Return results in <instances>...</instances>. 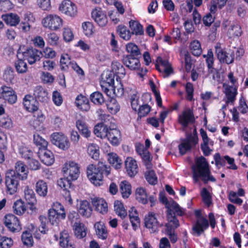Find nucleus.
Segmentation results:
<instances>
[{
    "label": "nucleus",
    "mask_w": 248,
    "mask_h": 248,
    "mask_svg": "<svg viewBox=\"0 0 248 248\" xmlns=\"http://www.w3.org/2000/svg\"><path fill=\"white\" fill-rule=\"evenodd\" d=\"M38 156L41 162L46 166H50L55 161L54 155L53 153L46 148L39 150Z\"/></svg>",
    "instance_id": "4be33fe9"
},
{
    "label": "nucleus",
    "mask_w": 248,
    "mask_h": 248,
    "mask_svg": "<svg viewBox=\"0 0 248 248\" xmlns=\"http://www.w3.org/2000/svg\"><path fill=\"white\" fill-rule=\"evenodd\" d=\"M72 181L73 180L68 179L67 176H65L64 178H61L58 181V185L62 188L63 190L72 188Z\"/></svg>",
    "instance_id": "bf43d9fd"
},
{
    "label": "nucleus",
    "mask_w": 248,
    "mask_h": 248,
    "mask_svg": "<svg viewBox=\"0 0 248 248\" xmlns=\"http://www.w3.org/2000/svg\"><path fill=\"white\" fill-rule=\"evenodd\" d=\"M224 93L227 98L226 103L233 104L236 100V96L237 94V87L236 86L228 85L226 88Z\"/></svg>",
    "instance_id": "7c9ffc66"
},
{
    "label": "nucleus",
    "mask_w": 248,
    "mask_h": 248,
    "mask_svg": "<svg viewBox=\"0 0 248 248\" xmlns=\"http://www.w3.org/2000/svg\"><path fill=\"white\" fill-rule=\"evenodd\" d=\"M91 202L95 211L101 213L108 211V204L103 199L95 197L91 199Z\"/></svg>",
    "instance_id": "c85d7f7f"
},
{
    "label": "nucleus",
    "mask_w": 248,
    "mask_h": 248,
    "mask_svg": "<svg viewBox=\"0 0 248 248\" xmlns=\"http://www.w3.org/2000/svg\"><path fill=\"white\" fill-rule=\"evenodd\" d=\"M27 49L23 51L20 50V57L25 61L27 60L28 63L32 64L36 61H39L43 55L41 51L33 47H27Z\"/></svg>",
    "instance_id": "f8f14e48"
},
{
    "label": "nucleus",
    "mask_w": 248,
    "mask_h": 248,
    "mask_svg": "<svg viewBox=\"0 0 248 248\" xmlns=\"http://www.w3.org/2000/svg\"><path fill=\"white\" fill-rule=\"evenodd\" d=\"M19 178L15 175L13 170H8L5 173V184L6 193L13 195L16 192L19 185Z\"/></svg>",
    "instance_id": "0eeeda50"
},
{
    "label": "nucleus",
    "mask_w": 248,
    "mask_h": 248,
    "mask_svg": "<svg viewBox=\"0 0 248 248\" xmlns=\"http://www.w3.org/2000/svg\"><path fill=\"white\" fill-rule=\"evenodd\" d=\"M84 34L88 36L92 35L94 32V27L90 22H85L82 25Z\"/></svg>",
    "instance_id": "774afa93"
},
{
    "label": "nucleus",
    "mask_w": 248,
    "mask_h": 248,
    "mask_svg": "<svg viewBox=\"0 0 248 248\" xmlns=\"http://www.w3.org/2000/svg\"><path fill=\"white\" fill-rule=\"evenodd\" d=\"M77 208L78 213L82 217L88 218L92 215V207L90 203L86 200L81 201Z\"/></svg>",
    "instance_id": "a878e982"
},
{
    "label": "nucleus",
    "mask_w": 248,
    "mask_h": 248,
    "mask_svg": "<svg viewBox=\"0 0 248 248\" xmlns=\"http://www.w3.org/2000/svg\"><path fill=\"white\" fill-rule=\"evenodd\" d=\"M242 31L238 24H232L228 29V33L230 37H239L241 35Z\"/></svg>",
    "instance_id": "3c124183"
},
{
    "label": "nucleus",
    "mask_w": 248,
    "mask_h": 248,
    "mask_svg": "<svg viewBox=\"0 0 248 248\" xmlns=\"http://www.w3.org/2000/svg\"><path fill=\"white\" fill-rule=\"evenodd\" d=\"M14 171L15 175L21 180H26L28 177V169L24 163L21 161L16 162Z\"/></svg>",
    "instance_id": "5701e85b"
},
{
    "label": "nucleus",
    "mask_w": 248,
    "mask_h": 248,
    "mask_svg": "<svg viewBox=\"0 0 248 248\" xmlns=\"http://www.w3.org/2000/svg\"><path fill=\"white\" fill-rule=\"evenodd\" d=\"M1 18L6 24L11 26H16L20 21L19 16L14 13L3 15Z\"/></svg>",
    "instance_id": "f704fd0d"
},
{
    "label": "nucleus",
    "mask_w": 248,
    "mask_h": 248,
    "mask_svg": "<svg viewBox=\"0 0 248 248\" xmlns=\"http://www.w3.org/2000/svg\"><path fill=\"white\" fill-rule=\"evenodd\" d=\"M24 198L28 208L32 212H35L37 210L36 204L37 200L35 194L33 189L27 186L24 190Z\"/></svg>",
    "instance_id": "f3484780"
},
{
    "label": "nucleus",
    "mask_w": 248,
    "mask_h": 248,
    "mask_svg": "<svg viewBox=\"0 0 248 248\" xmlns=\"http://www.w3.org/2000/svg\"><path fill=\"white\" fill-rule=\"evenodd\" d=\"M3 223L9 231L13 233L20 232L22 225L19 218L12 214H6L4 217Z\"/></svg>",
    "instance_id": "6e6552de"
},
{
    "label": "nucleus",
    "mask_w": 248,
    "mask_h": 248,
    "mask_svg": "<svg viewBox=\"0 0 248 248\" xmlns=\"http://www.w3.org/2000/svg\"><path fill=\"white\" fill-rule=\"evenodd\" d=\"M151 107L147 104L140 106L137 110L138 118L147 116L150 112Z\"/></svg>",
    "instance_id": "052dcab7"
},
{
    "label": "nucleus",
    "mask_w": 248,
    "mask_h": 248,
    "mask_svg": "<svg viewBox=\"0 0 248 248\" xmlns=\"http://www.w3.org/2000/svg\"><path fill=\"white\" fill-rule=\"evenodd\" d=\"M193 110L192 108H187L184 110L182 113L178 116V122L183 127L186 128L190 124L195 123Z\"/></svg>",
    "instance_id": "9b49d317"
},
{
    "label": "nucleus",
    "mask_w": 248,
    "mask_h": 248,
    "mask_svg": "<svg viewBox=\"0 0 248 248\" xmlns=\"http://www.w3.org/2000/svg\"><path fill=\"white\" fill-rule=\"evenodd\" d=\"M108 160L109 164L116 169H119L122 166L123 161L116 153L113 152L108 153Z\"/></svg>",
    "instance_id": "c9c22d12"
},
{
    "label": "nucleus",
    "mask_w": 248,
    "mask_h": 248,
    "mask_svg": "<svg viewBox=\"0 0 248 248\" xmlns=\"http://www.w3.org/2000/svg\"><path fill=\"white\" fill-rule=\"evenodd\" d=\"M114 209L116 213L122 219H124L127 216L126 210L122 202L119 201H115L114 202Z\"/></svg>",
    "instance_id": "09e8293b"
},
{
    "label": "nucleus",
    "mask_w": 248,
    "mask_h": 248,
    "mask_svg": "<svg viewBox=\"0 0 248 248\" xmlns=\"http://www.w3.org/2000/svg\"><path fill=\"white\" fill-rule=\"evenodd\" d=\"M125 168L128 175L133 177L138 172V167L137 161L132 157H128L124 161Z\"/></svg>",
    "instance_id": "393cba45"
},
{
    "label": "nucleus",
    "mask_w": 248,
    "mask_h": 248,
    "mask_svg": "<svg viewBox=\"0 0 248 248\" xmlns=\"http://www.w3.org/2000/svg\"><path fill=\"white\" fill-rule=\"evenodd\" d=\"M75 104L79 109L83 111H87L90 108L88 99L81 94L77 96Z\"/></svg>",
    "instance_id": "72a5a7b5"
},
{
    "label": "nucleus",
    "mask_w": 248,
    "mask_h": 248,
    "mask_svg": "<svg viewBox=\"0 0 248 248\" xmlns=\"http://www.w3.org/2000/svg\"><path fill=\"white\" fill-rule=\"evenodd\" d=\"M106 137L113 146H118L120 144L121 139L120 131L117 128H109Z\"/></svg>",
    "instance_id": "c756f323"
},
{
    "label": "nucleus",
    "mask_w": 248,
    "mask_h": 248,
    "mask_svg": "<svg viewBox=\"0 0 248 248\" xmlns=\"http://www.w3.org/2000/svg\"><path fill=\"white\" fill-rule=\"evenodd\" d=\"M35 191L40 196L45 197L48 191L47 185L44 181L39 180L35 185Z\"/></svg>",
    "instance_id": "a19ab883"
},
{
    "label": "nucleus",
    "mask_w": 248,
    "mask_h": 248,
    "mask_svg": "<svg viewBox=\"0 0 248 248\" xmlns=\"http://www.w3.org/2000/svg\"><path fill=\"white\" fill-rule=\"evenodd\" d=\"M208 218L209 221L205 217H201L200 218L196 219L195 224L192 227L194 235L200 236L209 228V225L212 229H215L216 221L214 214L212 212L209 213Z\"/></svg>",
    "instance_id": "f03ea898"
},
{
    "label": "nucleus",
    "mask_w": 248,
    "mask_h": 248,
    "mask_svg": "<svg viewBox=\"0 0 248 248\" xmlns=\"http://www.w3.org/2000/svg\"><path fill=\"white\" fill-rule=\"evenodd\" d=\"M91 16L95 22L100 26H105L108 23V18L100 8H95L91 13Z\"/></svg>",
    "instance_id": "412c9836"
},
{
    "label": "nucleus",
    "mask_w": 248,
    "mask_h": 248,
    "mask_svg": "<svg viewBox=\"0 0 248 248\" xmlns=\"http://www.w3.org/2000/svg\"><path fill=\"white\" fill-rule=\"evenodd\" d=\"M21 240L24 245L28 247L33 246L34 241L30 230H26L22 232Z\"/></svg>",
    "instance_id": "49530a36"
},
{
    "label": "nucleus",
    "mask_w": 248,
    "mask_h": 248,
    "mask_svg": "<svg viewBox=\"0 0 248 248\" xmlns=\"http://www.w3.org/2000/svg\"><path fill=\"white\" fill-rule=\"evenodd\" d=\"M25 109L30 112L37 111L39 109V102L32 95L26 94L23 99Z\"/></svg>",
    "instance_id": "aec40b11"
},
{
    "label": "nucleus",
    "mask_w": 248,
    "mask_h": 248,
    "mask_svg": "<svg viewBox=\"0 0 248 248\" xmlns=\"http://www.w3.org/2000/svg\"><path fill=\"white\" fill-rule=\"evenodd\" d=\"M14 213L18 216L24 214L27 210V207L25 202L21 200H16L13 206Z\"/></svg>",
    "instance_id": "58836bf2"
},
{
    "label": "nucleus",
    "mask_w": 248,
    "mask_h": 248,
    "mask_svg": "<svg viewBox=\"0 0 248 248\" xmlns=\"http://www.w3.org/2000/svg\"><path fill=\"white\" fill-rule=\"evenodd\" d=\"M111 68L113 74L118 77H123L125 74L124 67L120 62L117 61H114L112 62Z\"/></svg>",
    "instance_id": "37998d69"
},
{
    "label": "nucleus",
    "mask_w": 248,
    "mask_h": 248,
    "mask_svg": "<svg viewBox=\"0 0 248 248\" xmlns=\"http://www.w3.org/2000/svg\"><path fill=\"white\" fill-rule=\"evenodd\" d=\"M91 101L95 105H101L104 102V98L102 93L98 91L93 93L90 96Z\"/></svg>",
    "instance_id": "5fc2aeb1"
},
{
    "label": "nucleus",
    "mask_w": 248,
    "mask_h": 248,
    "mask_svg": "<svg viewBox=\"0 0 248 248\" xmlns=\"http://www.w3.org/2000/svg\"><path fill=\"white\" fill-rule=\"evenodd\" d=\"M64 176H67L68 179L75 181L79 177L80 167L78 164L74 161L65 164L62 168Z\"/></svg>",
    "instance_id": "4468645a"
},
{
    "label": "nucleus",
    "mask_w": 248,
    "mask_h": 248,
    "mask_svg": "<svg viewBox=\"0 0 248 248\" xmlns=\"http://www.w3.org/2000/svg\"><path fill=\"white\" fill-rule=\"evenodd\" d=\"M76 126L81 135L88 138L91 136V131L85 122L82 119H78L76 121Z\"/></svg>",
    "instance_id": "4c0bfd02"
},
{
    "label": "nucleus",
    "mask_w": 248,
    "mask_h": 248,
    "mask_svg": "<svg viewBox=\"0 0 248 248\" xmlns=\"http://www.w3.org/2000/svg\"><path fill=\"white\" fill-rule=\"evenodd\" d=\"M95 233L97 237L103 240H106L108 235V232L105 224L101 221L96 222L94 225Z\"/></svg>",
    "instance_id": "bb28decb"
},
{
    "label": "nucleus",
    "mask_w": 248,
    "mask_h": 248,
    "mask_svg": "<svg viewBox=\"0 0 248 248\" xmlns=\"http://www.w3.org/2000/svg\"><path fill=\"white\" fill-rule=\"evenodd\" d=\"M129 27L132 33L136 35H141L143 33V29L141 24L137 21L131 20L129 21Z\"/></svg>",
    "instance_id": "de8ad7c7"
},
{
    "label": "nucleus",
    "mask_w": 248,
    "mask_h": 248,
    "mask_svg": "<svg viewBox=\"0 0 248 248\" xmlns=\"http://www.w3.org/2000/svg\"><path fill=\"white\" fill-rule=\"evenodd\" d=\"M0 98L10 104H14L17 101L16 92L12 87L6 86H2L0 88Z\"/></svg>",
    "instance_id": "dca6fc26"
},
{
    "label": "nucleus",
    "mask_w": 248,
    "mask_h": 248,
    "mask_svg": "<svg viewBox=\"0 0 248 248\" xmlns=\"http://www.w3.org/2000/svg\"><path fill=\"white\" fill-rule=\"evenodd\" d=\"M33 97L41 102H47L49 100L47 90L41 86H37L33 91Z\"/></svg>",
    "instance_id": "b1692460"
},
{
    "label": "nucleus",
    "mask_w": 248,
    "mask_h": 248,
    "mask_svg": "<svg viewBox=\"0 0 248 248\" xmlns=\"http://www.w3.org/2000/svg\"><path fill=\"white\" fill-rule=\"evenodd\" d=\"M146 181L151 185H155L157 183V177L154 170H150L145 173Z\"/></svg>",
    "instance_id": "4d7b16f0"
},
{
    "label": "nucleus",
    "mask_w": 248,
    "mask_h": 248,
    "mask_svg": "<svg viewBox=\"0 0 248 248\" xmlns=\"http://www.w3.org/2000/svg\"><path fill=\"white\" fill-rule=\"evenodd\" d=\"M198 138L197 136H192V134H188L186 138L181 140V143L178 145L179 153L183 155L187 152L191 150L192 146H195L198 143Z\"/></svg>",
    "instance_id": "1a4fd4ad"
},
{
    "label": "nucleus",
    "mask_w": 248,
    "mask_h": 248,
    "mask_svg": "<svg viewBox=\"0 0 248 248\" xmlns=\"http://www.w3.org/2000/svg\"><path fill=\"white\" fill-rule=\"evenodd\" d=\"M42 24L46 29L56 31L62 27L63 19L56 14H49L43 18Z\"/></svg>",
    "instance_id": "423d86ee"
},
{
    "label": "nucleus",
    "mask_w": 248,
    "mask_h": 248,
    "mask_svg": "<svg viewBox=\"0 0 248 248\" xmlns=\"http://www.w3.org/2000/svg\"><path fill=\"white\" fill-rule=\"evenodd\" d=\"M120 191L123 198H127L131 194V186L127 181H123L120 184Z\"/></svg>",
    "instance_id": "c03bdc74"
},
{
    "label": "nucleus",
    "mask_w": 248,
    "mask_h": 248,
    "mask_svg": "<svg viewBox=\"0 0 248 248\" xmlns=\"http://www.w3.org/2000/svg\"><path fill=\"white\" fill-rule=\"evenodd\" d=\"M136 198L137 200L143 204L148 203V196L146 190L143 187H138L136 190Z\"/></svg>",
    "instance_id": "79ce46f5"
},
{
    "label": "nucleus",
    "mask_w": 248,
    "mask_h": 248,
    "mask_svg": "<svg viewBox=\"0 0 248 248\" xmlns=\"http://www.w3.org/2000/svg\"><path fill=\"white\" fill-rule=\"evenodd\" d=\"M117 31L120 36L125 40H128L131 37V33L124 26H119L117 28Z\"/></svg>",
    "instance_id": "e2e57ef3"
},
{
    "label": "nucleus",
    "mask_w": 248,
    "mask_h": 248,
    "mask_svg": "<svg viewBox=\"0 0 248 248\" xmlns=\"http://www.w3.org/2000/svg\"><path fill=\"white\" fill-rule=\"evenodd\" d=\"M107 109L111 114H116L120 110V106L115 98H111L106 104Z\"/></svg>",
    "instance_id": "ea45409f"
},
{
    "label": "nucleus",
    "mask_w": 248,
    "mask_h": 248,
    "mask_svg": "<svg viewBox=\"0 0 248 248\" xmlns=\"http://www.w3.org/2000/svg\"><path fill=\"white\" fill-rule=\"evenodd\" d=\"M14 245V240L10 237L0 235V248H11Z\"/></svg>",
    "instance_id": "6e6d98bb"
},
{
    "label": "nucleus",
    "mask_w": 248,
    "mask_h": 248,
    "mask_svg": "<svg viewBox=\"0 0 248 248\" xmlns=\"http://www.w3.org/2000/svg\"><path fill=\"white\" fill-rule=\"evenodd\" d=\"M39 218L41 222L39 227V230L41 233L46 234L48 231V228L47 227V224L48 223V219L46 217L43 215L40 216Z\"/></svg>",
    "instance_id": "680f3d73"
},
{
    "label": "nucleus",
    "mask_w": 248,
    "mask_h": 248,
    "mask_svg": "<svg viewBox=\"0 0 248 248\" xmlns=\"http://www.w3.org/2000/svg\"><path fill=\"white\" fill-rule=\"evenodd\" d=\"M108 129L107 125L103 123H99L95 125L94 133L97 137L104 139L108 134Z\"/></svg>",
    "instance_id": "e433bc0d"
},
{
    "label": "nucleus",
    "mask_w": 248,
    "mask_h": 248,
    "mask_svg": "<svg viewBox=\"0 0 248 248\" xmlns=\"http://www.w3.org/2000/svg\"><path fill=\"white\" fill-rule=\"evenodd\" d=\"M49 221L52 225H58L66 217L64 206L59 202H54L48 212Z\"/></svg>",
    "instance_id": "20e7f679"
},
{
    "label": "nucleus",
    "mask_w": 248,
    "mask_h": 248,
    "mask_svg": "<svg viewBox=\"0 0 248 248\" xmlns=\"http://www.w3.org/2000/svg\"><path fill=\"white\" fill-rule=\"evenodd\" d=\"M193 178L197 182L199 178H206V175L209 174V168L208 162L203 156L199 157L196 161L195 165L192 167Z\"/></svg>",
    "instance_id": "7ed1b4c3"
},
{
    "label": "nucleus",
    "mask_w": 248,
    "mask_h": 248,
    "mask_svg": "<svg viewBox=\"0 0 248 248\" xmlns=\"http://www.w3.org/2000/svg\"><path fill=\"white\" fill-rule=\"evenodd\" d=\"M134 47H126L128 52L131 51L130 54L124 56L123 58L124 64L131 70H136L140 68V63L138 57L140 55V50L139 47H136V49L133 50Z\"/></svg>",
    "instance_id": "39448f33"
},
{
    "label": "nucleus",
    "mask_w": 248,
    "mask_h": 248,
    "mask_svg": "<svg viewBox=\"0 0 248 248\" xmlns=\"http://www.w3.org/2000/svg\"><path fill=\"white\" fill-rule=\"evenodd\" d=\"M18 151L22 157L26 160L31 159V157L33 156V153L32 150L24 145L20 146Z\"/></svg>",
    "instance_id": "864d4df0"
},
{
    "label": "nucleus",
    "mask_w": 248,
    "mask_h": 248,
    "mask_svg": "<svg viewBox=\"0 0 248 248\" xmlns=\"http://www.w3.org/2000/svg\"><path fill=\"white\" fill-rule=\"evenodd\" d=\"M203 57L205 58V62L208 68V72L210 73H212L215 70L213 67L214 63V58L213 51L211 49L208 50L207 54L203 55Z\"/></svg>",
    "instance_id": "a18cd8bd"
},
{
    "label": "nucleus",
    "mask_w": 248,
    "mask_h": 248,
    "mask_svg": "<svg viewBox=\"0 0 248 248\" xmlns=\"http://www.w3.org/2000/svg\"><path fill=\"white\" fill-rule=\"evenodd\" d=\"M144 225L147 228L151 229L153 232H155L159 227L162 226L163 225L160 224L157 220L155 213L149 212L145 217Z\"/></svg>",
    "instance_id": "6ab92c4d"
},
{
    "label": "nucleus",
    "mask_w": 248,
    "mask_h": 248,
    "mask_svg": "<svg viewBox=\"0 0 248 248\" xmlns=\"http://www.w3.org/2000/svg\"><path fill=\"white\" fill-rule=\"evenodd\" d=\"M130 102L132 108L133 110L137 111L139 105V95L137 91L131 95Z\"/></svg>",
    "instance_id": "69168bd1"
},
{
    "label": "nucleus",
    "mask_w": 248,
    "mask_h": 248,
    "mask_svg": "<svg viewBox=\"0 0 248 248\" xmlns=\"http://www.w3.org/2000/svg\"><path fill=\"white\" fill-rule=\"evenodd\" d=\"M88 153L89 155L94 160H98L99 157V151L93 144L90 145L88 147Z\"/></svg>",
    "instance_id": "0e129e2a"
},
{
    "label": "nucleus",
    "mask_w": 248,
    "mask_h": 248,
    "mask_svg": "<svg viewBox=\"0 0 248 248\" xmlns=\"http://www.w3.org/2000/svg\"><path fill=\"white\" fill-rule=\"evenodd\" d=\"M60 246L63 248H75V245L70 241V236L67 230H64L60 233Z\"/></svg>",
    "instance_id": "2f4dec72"
},
{
    "label": "nucleus",
    "mask_w": 248,
    "mask_h": 248,
    "mask_svg": "<svg viewBox=\"0 0 248 248\" xmlns=\"http://www.w3.org/2000/svg\"><path fill=\"white\" fill-rule=\"evenodd\" d=\"M33 141L34 144L38 147L39 149V150L44 148H47L48 145L47 141L39 134L35 133L33 135Z\"/></svg>",
    "instance_id": "603ef678"
},
{
    "label": "nucleus",
    "mask_w": 248,
    "mask_h": 248,
    "mask_svg": "<svg viewBox=\"0 0 248 248\" xmlns=\"http://www.w3.org/2000/svg\"><path fill=\"white\" fill-rule=\"evenodd\" d=\"M203 202L207 206L210 207L212 204V197L207 188L204 187L201 193Z\"/></svg>",
    "instance_id": "13d9d810"
},
{
    "label": "nucleus",
    "mask_w": 248,
    "mask_h": 248,
    "mask_svg": "<svg viewBox=\"0 0 248 248\" xmlns=\"http://www.w3.org/2000/svg\"><path fill=\"white\" fill-rule=\"evenodd\" d=\"M71 62L70 56L68 54H63L61 55L60 66L62 70L67 71Z\"/></svg>",
    "instance_id": "8fccbe9b"
},
{
    "label": "nucleus",
    "mask_w": 248,
    "mask_h": 248,
    "mask_svg": "<svg viewBox=\"0 0 248 248\" xmlns=\"http://www.w3.org/2000/svg\"><path fill=\"white\" fill-rule=\"evenodd\" d=\"M111 168L105 163L98 162L96 165L91 164L87 168V178L90 182L96 186H102L104 183V177L110 173Z\"/></svg>",
    "instance_id": "f257e3e1"
},
{
    "label": "nucleus",
    "mask_w": 248,
    "mask_h": 248,
    "mask_svg": "<svg viewBox=\"0 0 248 248\" xmlns=\"http://www.w3.org/2000/svg\"><path fill=\"white\" fill-rule=\"evenodd\" d=\"M59 10L62 13L70 17H75L78 14L76 5L70 0H63L59 5Z\"/></svg>",
    "instance_id": "2eb2a0df"
},
{
    "label": "nucleus",
    "mask_w": 248,
    "mask_h": 248,
    "mask_svg": "<svg viewBox=\"0 0 248 248\" xmlns=\"http://www.w3.org/2000/svg\"><path fill=\"white\" fill-rule=\"evenodd\" d=\"M21 47L17 50V58L18 60L15 62V66L18 73H26L28 70L27 64L25 61L20 57Z\"/></svg>",
    "instance_id": "473e14b6"
},
{
    "label": "nucleus",
    "mask_w": 248,
    "mask_h": 248,
    "mask_svg": "<svg viewBox=\"0 0 248 248\" xmlns=\"http://www.w3.org/2000/svg\"><path fill=\"white\" fill-rule=\"evenodd\" d=\"M52 143L63 150H68L70 143L68 138L61 132H54L51 135Z\"/></svg>",
    "instance_id": "ddd939ff"
},
{
    "label": "nucleus",
    "mask_w": 248,
    "mask_h": 248,
    "mask_svg": "<svg viewBox=\"0 0 248 248\" xmlns=\"http://www.w3.org/2000/svg\"><path fill=\"white\" fill-rule=\"evenodd\" d=\"M0 126L5 128L10 129L13 127V122L9 116H3L0 119Z\"/></svg>",
    "instance_id": "338daca9"
},
{
    "label": "nucleus",
    "mask_w": 248,
    "mask_h": 248,
    "mask_svg": "<svg viewBox=\"0 0 248 248\" xmlns=\"http://www.w3.org/2000/svg\"><path fill=\"white\" fill-rule=\"evenodd\" d=\"M176 215L178 216L173 209L167 210L166 217L168 223L165 224L166 230H175L179 226V221Z\"/></svg>",
    "instance_id": "a211bd4d"
},
{
    "label": "nucleus",
    "mask_w": 248,
    "mask_h": 248,
    "mask_svg": "<svg viewBox=\"0 0 248 248\" xmlns=\"http://www.w3.org/2000/svg\"><path fill=\"white\" fill-rule=\"evenodd\" d=\"M159 199L160 202L165 205L167 210L173 209L177 213V215L180 217L185 215L186 209L181 207L179 204L172 199L169 201L164 193H160Z\"/></svg>",
    "instance_id": "9d476101"
},
{
    "label": "nucleus",
    "mask_w": 248,
    "mask_h": 248,
    "mask_svg": "<svg viewBox=\"0 0 248 248\" xmlns=\"http://www.w3.org/2000/svg\"><path fill=\"white\" fill-rule=\"evenodd\" d=\"M73 230L75 235L78 239H82L87 235V228L84 224L79 221L74 223Z\"/></svg>",
    "instance_id": "cd10ccee"
}]
</instances>
